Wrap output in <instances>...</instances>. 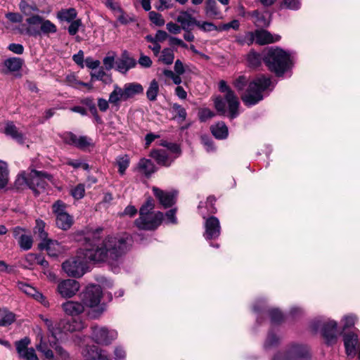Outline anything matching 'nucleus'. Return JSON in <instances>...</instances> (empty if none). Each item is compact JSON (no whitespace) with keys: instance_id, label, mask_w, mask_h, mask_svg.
Here are the masks:
<instances>
[{"instance_id":"6e6d98bb","label":"nucleus","mask_w":360,"mask_h":360,"mask_svg":"<svg viewBox=\"0 0 360 360\" xmlns=\"http://www.w3.org/2000/svg\"><path fill=\"white\" fill-rule=\"evenodd\" d=\"M65 204L61 200H57L52 206L53 212L56 215V217L60 214H68L65 212Z\"/></svg>"},{"instance_id":"aec40b11","label":"nucleus","mask_w":360,"mask_h":360,"mask_svg":"<svg viewBox=\"0 0 360 360\" xmlns=\"http://www.w3.org/2000/svg\"><path fill=\"white\" fill-rule=\"evenodd\" d=\"M254 36L255 41L260 45L274 43L278 41L281 38L280 35L273 34L265 30H256Z\"/></svg>"},{"instance_id":"7c9ffc66","label":"nucleus","mask_w":360,"mask_h":360,"mask_svg":"<svg viewBox=\"0 0 360 360\" xmlns=\"http://www.w3.org/2000/svg\"><path fill=\"white\" fill-rule=\"evenodd\" d=\"M146 220H145L144 224H154V226L150 228H140L141 229L144 230H153L155 229L162 222L163 219V214L160 212H158L156 213H152L149 214H146Z\"/></svg>"},{"instance_id":"69168bd1","label":"nucleus","mask_w":360,"mask_h":360,"mask_svg":"<svg viewBox=\"0 0 360 360\" xmlns=\"http://www.w3.org/2000/svg\"><path fill=\"white\" fill-rule=\"evenodd\" d=\"M356 317L354 315H347L342 319L344 328L352 327L355 324Z\"/></svg>"},{"instance_id":"2eb2a0df","label":"nucleus","mask_w":360,"mask_h":360,"mask_svg":"<svg viewBox=\"0 0 360 360\" xmlns=\"http://www.w3.org/2000/svg\"><path fill=\"white\" fill-rule=\"evenodd\" d=\"M17 286L18 289L23 292L25 294L33 297L34 300L39 302L44 307H49V303L46 298L32 285L25 282L19 281L17 283Z\"/></svg>"},{"instance_id":"ea45409f","label":"nucleus","mask_w":360,"mask_h":360,"mask_svg":"<svg viewBox=\"0 0 360 360\" xmlns=\"http://www.w3.org/2000/svg\"><path fill=\"white\" fill-rule=\"evenodd\" d=\"M9 180V172L6 162L0 160V189L4 188Z\"/></svg>"},{"instance_id":"79ce46f5","label":"nucleus","mask_w":360,"mask_h":360,"mask_svg":"<svg viewBox=\"0 0 360 360\" xmlns=\"http://www.w3.org/2000/svg\"><path fill=\"white\" fill-rule=\"evenodd\" d=\"M130 160L128 155H123L116 158V165L118 167L119 173L123 175L129 165Z\"/></svg>"},{"instance_id":"4d7b16f0","label":"nucleus","mask_w":360,"mask_h":360,"mask_svg":"<svg viewBox=\"0 0 360 360\" xmlns=\"http://www.w3.org/2000/svg\"><path fill=\"white\" fill-rule=\"evenodd\" d=\"M248 82V79L244 75H240L234 80L233 86L238 91H240L244 89Z\"/></svg>"},{"instance_id":"49530a36","label":"nucleus","mask_w":360,"mask_h":360,"mask_svg":"<svg viewBox=\"0 0 360 360\" xmlns=\"http://www.w3.org/2000/svg\"><path fill=\"white\" fill-rule=\"evenodd\" d=\"M91 80L102 81L104 83H108L111 81V78L105 73L103 68L91 73Z\"/></svg>"},{"instance_id":"412c9836","label":"nucleus","mask_w":360,"mask_h":360,"mask_svg":"<svg viewBox=\"0 0 360 360\" xmlns=\"http://www.w3.org/2000/svg\"><path fill=\"white\" fill-rule=\"evenodd\" d=\"M337 326L336 321L330 320L323 327V336L328 345L333 344L337 340Z\"/></svg>"},{"instance_id":"b1692460","label":"nucleus","mask_w":360,"mask_h":360,"mask_svg":"<svg viewBox=\"0 0 360 360\" xmlns=\"http://www.w3.org/2000/svg\"><path fill=\"white\" fill-rule=\"evenodd\" d=\"M343 340L347 354L353 358L356 352L357 335L353 332L345 333Z\"/></svg>"},{"instance_id":"f704fd0d","label":"nucleus","mask_w":360,"mask_h":360,"mask_svg":"<svg viewBox=\"0 0 360 360\" xmlns=\"http://www.w3.org/2000/svg\"><path fill=\"white\" fill-rule=\"evenodd\" d=\"M252 21L257 27H267L270 24V20L264 13L258 11H254L250 13Z\"/></svg>"},{"instance_id":"bf43d9fd","label":"nucleus","mask_w":360,"mask_h":360,"mask_svg":"<svg viewBox=\"0 0 360 360\" xmlns=\"http://www.w3.org/2000/svg\"><path fill=\"white\" fill-rule=\"evenodd\" d=\"M40 318L47 326L48 330L51 333V336L53 337L54 338H57L58 333L53 326L52 321L49 319L48 318L44 317L42 315L40 316Z\"/></svg>"},{"instance_id":"680f3d73","label":"nucleus","mask_w":360,"mask_h":360,"mask_svg":"<svg viewBox=\"0 0 360 360\" xmlns=\"http://www.w3.org/2000/svg\"><path fill=\"white\" fill-rule=\"evenodd\" d=\"M82 25L81 20H75L71 21V24L68 27V32L70 35H75Z\"/></svg>"},{"instance_id":"9b49d317","label":"nucleus","mask_w":360,"mask_h":360,"mask_svg":"<svg viewBox=\"0 0 360 360\" xmlns=\"http://www.w3.org/2000/svg\"><path fill=\"white\" fill-rule=\"evenodd\" d=\"M117 333L114 330L105 327H92V338L98 344L108 345L117 338Z\"/></svg>"},{"instance_id":"8fccbe9b","label":"nucleus","mask_w":360,"mask_h":360,"mask_svg":"<svg viewBox=\"0 0 360 360\" xmlns=\"http://www.w3.org/2000/svg\"><path fill=\"white\" fill-rule=\"evenodd\" d=\"M172 108L173 112L175 113V117L178 119L179 122H181L186 120L187 113L184 107L177 103H174L172 105Z\"/></svg>"},{"instance_id":"4c0bfd02","label":"nucleus","mask_w":360,"mask_h":360,"mask_svg":"<svg viewBox=\"0 0 360 360\" xmlns=\"http://www.w3.org/2000/svg\"><path fill=\"white\" fill-rule=\"evenodd\" d=\"M56 222L58 228L63 230H68L72 226L73 219L68 214H60L56 217Z\"/></svg>"},{"instance_id":"a878e982","label":"nucleus","mask_w":360,"mask_h":360,"mask_svg":"<svg viewBox=\"0 0 360 360\" xmlns=\"http://www.w3.org/2000/svg\"><path fill=\"white\" fill-rule=\"evenodd\" d=\"M4 133L6 136H11L18 143L22 144L25 143V136L19 131L16 126L12 122H7L5 124Z\"/></svg>"},{"instance_id":"423d86ee","label":"nucleus","mask_w":360,"mask_h":360,"mask_svg":"<svg viewBox=\"0 0 360 360\" xmlns=\"http://www.w3.org/2000/svg\"><path fill=\"white\" fill-rule=\"evenodd\" d=\"M28 27L25 33L29 36L37 37L41 34L49 35L57 32L56 25L51 20L39 15H32L26 19Z\"/></svg>"},{"instance_id":"1a4fd4ad","label":"nucleus","mask_w":360,"mask_h":360,"mask_svg":"<svg viewBox=\"0 0 360 360\" xmlns=\"http://www.w3.org/2000/svg\"><path fill=\"white\" fill-rule=\"evenodd\" d=\"M285 359H308L311 358L309 347L302 345H292L282 352Z\"/></svg>"},{"instance_id":"e2e57ef3","label":"nucleus","mask_w":360,"mask_h":360,"mask_svg":"<svg viewBox=\"0 0 360 360\" xmlns=\"http://www.w3.org/2000/svg\"><path fill=\"white\" fill-rule=\"evenodd\" d=\"M271 320L273 323H279L283 320V314L278 309H271L269 311Z\"/></svg>"},{"instance_id":"603ef678","label":"nucleus","mask_w":360,"mask_h":360,"mask_svg":"<svg viewBox=\"0 0 360 360\" xmlns=\"http://www.w3.org/2000/svg\"><path fill=\"white\" fill-rule=\"evenodd\" d=\"M116 56L115 52H108L107 56L103 58V63L106 70H110L113 68Z\"/></svg>"},{"instance_id":"72a5a7b5","label":"nucleus","mask_w":360,"mask_h":360,"mask_svg":"<svg viewBox=\"0 0 360 360\" xmlns=\"http://www.w3.org/2000/svg\"><path fill=\"white\" fill-rule=\"evenodd\" d=\"M19 8L21 12L25 15H31L34 12L39 11L36 4L34 1L28 0H21L19 4Z\"/></svg>"},{"instance_id":"ddd939ff","label":"nucleus","mask_w":360,"mask_h":360,"mask_svg":"<svg viewBox=\"0 0 360 360\" xmlns=\"http://www.w3.org/2000/svg\"><path fill=\"white\" fill-rule=\"evenodd\" d=\"M79 283L73 279L61 281L58 284L57 291L64 298L73 297L79 290Z\"/></svg>"},{"instance_id":"338daca9","label":"nucleus","mask_w":360,"mask_h":360,"mask_svg":"<svg viewBox=\"0 0 360 360\" xmlns=\"http://www.w3.org/2000/svg\"><path fill=\"white\" fill-rule=\"evenodd\" d=\"M86 66L91 70H95L100 66L101 62L98 60H94L91 57H87L85 60Z\"/></svg>"},{"instance_id":"58836bf2","label":"nucleus","mask_w":360,"mask_h":360,"mask_svg":"<svg viewBox=\"0 0 360 360\" xmlns=\"http://www.w3.org/2000/svg\"><path fill=\"white\" fill-rule=\"evenodd\" d=\"M23 65V60L20 58H11L4 61V65L11 72H16L20 70Z\"/></svg>"},{"instance_id":"3c124183","label":"nucleus","mask_w":360,"mask_h":360,"mask_svg":"<svg viewBox=\"0 0 360 360\" xmlns=\"http://www.w3.org/2000/svg\"><path fill=\"white\" fill-rule=\"evenodd\" d=\"M247 60L250 66L256 68L261 64L262 57L260 54L255 51H250L248 54Z\"/></svg>"},{"instance_id":"6ab92c4d","label":"nucleus","mask_w":360,"mask_h":360,"mask_svg":"<svg viewBox=\"0 0 360 360\" xmlns=\"http://www.w3.org/2000/svg\"><path fill=\"white\" fill-rule=\"evenodd\" d=\"M153 191L160 203L165 207H170L175 202L176 192H167L156 187L153 188Z\"/></svg>"},{"instance_id":"864d4df0","label":"nucleus","mask_w":360,"mask_h":360,"mask_svg":"<svg viewBox=\"0 0 360 360\" xmlns=\"http://www.w3.org/2000/svg\"><path fill=\"white\" fill-rule=\"evenodd\" d=\"M195 25L201 30L204 32H212L214 30H217V27L213 24L212 22H201L197 20L195 22Z\"/></svg>"},{"instance_id":"37998d69","label":"nucleus","mask_w":360,"mask_h":360,"mask_svg":"<svg viewBox=\"0 0 360 360\" xmlns=\"http://www.w3.org/2000/svg\"><path fill=\"white\" fill-rule=\"evenodd\" d=\"M174 59L173 50L167 48L164 49L160 56L159 60L165 65H171Z\"/></svg>"},{"instance_id":"c9c22d12","label":"nucleus","mask_w":360,"mask_h":360,"mask_svg":"<svg viewBox=\"0 0 360 360\" xmlns=\"http://www.w3.org/2000/svg\"><path fill=\"white\" fill-rule=\"evenodd\" d=\"M160 92L159 83L156 79H153L149 83L146 90V97L150 101H155Z\"/></svg>"},{"instance_id":"0eeeda50","label":"nucleus","mask_w":360,"mask_h":360,"mask_svg":"<svg viewBox=\"0 0 360 360\" xmlns=\"http://www.w3.org/2000/svg\"><path fill=\"white\" fill-rule=\"evenodd\" d=\"M36 349L42 354L44 358L47 359L54 357L63 359L68 358V352L61 346L56 343H48L40 328H37L36 330Z\"/></svg>"},{"instance_id":"393cba45","label":"nucleus","mask_w":360,"mask_h":360,"mask_svg":"<svg viewBox=\"0 0 360 360\" xmlns=\"http://www.w3.org/2000/svg\"><path fill=\"white\" fill-rule=\"evenodd\" d=\"M127 101L123 88L115 84L112 91L109 95V103L112 106L120 107L122 101Z\"/></svg>"},{"instance_id":"2f4dec72","label":"nucleus","mask_w":360,"mask_h":360,"mask_svg":"<svg viewBox=\"0 0 360 360\" xmlns=\"http://www.w3.org/2000/svg\"><path fill=\"white\" fill-rule=\"evenodd\" d=\"M210 129L213 136L218 139H226L228 136V128L224 122H218Z\"/></svg>"},{"instance_id":"bb28decb","label":"nucleus","mask_w":360,"mask_h":360,"mask_svg":"<svg viewBox=\"0 0 360 360\" xmlns=\"http://www.w3.org/2000/svg\"><path fill=\"white\" fill-rule=\"evenodd\" d=\"M123 89L127 100L143 93V86L136 82L127 83L124 85Z\"/></svg>"},{"instance_id":"052dcab7","label":"nucleus","mask_w":360,"mask_h":360,"mask_svg":"<svg viewBox=\"0 0 360 360\" xmlns=\"http://www.w3.org/2000/svg\"><path fill=\"white\" fill-rule=\"evenodd\" d=\"M283 5L287 8L297 10L300 7V1L299 0H283Z\"/></svg>"},{"instance_id":"09e8293b","label":"nucleus","mask_w":360,"mask_h":360,"mask_svg":"<svg viewBox=\"0 0 360 360\" xmlns=\"http://www.w3.org/2000/svg\"><path fill=\"white\" fill-rule=\"evenodd\" d=\"M32 243L33 240L30 235L25 234L24 236H20V238L18 240V244L20 248L23 250H28L31 249Z\"/></svg>"},{"instance_id":"a18cd8bd","label":"nucleus","mask_w":360,"mask_h":360,"mask_svg":"<svg viewBox=\"0 0 360 360\" xmlns=\"http://www.w3.org/2000/svg\"><path fill=\"white\" fill-rule=\"evenodd\" d=\"M77 16V12L75 8H69L62 10L58 13V17L62 20L67 22H71L74 20V19Z\"/></svg>"},{"instance_id":"f257e3e1","label":"nucleus","mask_w":360,"mask_h":360,"mask_svg":"<svg viewBox=\"0 0 360 360\" xmlns=\"http://www.w3.org/2000/svg\"><path fill=\"white\" fill-rule=\"evenodd\" d=\"M101 230H96L85 238L84 247L75 257L62 264L63 271L72 277H81L86 272L87 262L112 264L129 250L131 238L127 233H116L100 238Z\"/></svg>"},{"instance_id":"20e7f679","label":"nucleus","mask_w":360,"mask_h":360,"mask_svg":"<svg viewBox=\"0 0 360 360\" xmlns=\"http://www.w3.org/2000/svg\"><path fill=\"white\" fill-rule=\"evenodd\" d=\"M52 176L36 170H32L27 176L25 173L20 174L15 181V185L18 188L27 186L33 190L36 194L45 191L48 182L51 181Z\"/></svg>"},{"instance_id":"c756f323","label":"nucleus","mask_w":360,"mask_h":360,"mask_svg":"<svg viewBox=\"0 0 360 360\" xmlns=\"http://www.w3.org/2000/svg\"><path fill=\"white\" fill-rule=\"evenodd\" d=\"M150 156L155 159L159 165L163 166H169L172 162L165 150H153L150 153Z\"/></svg>"},{"instance_id":"cd10ccee","label":"nucleus","mask_w":360,"mask_h":360,"mask_svg":"<svg viewBox=\"0 0 360 360\" xmlns=\"http://www.w3.org/2000/svg\"><path fill=\"white\" fill-rule=\"evenodd\" d=\"M205 12L206 15L212 19H221L222 15L219 9L217 8L215 0H206Z\"/></svg>"},{"instance_id":"e433bc0d","label":"nucleus","mask_w":360,"mask_h":360,"mask_svg":"<svg viewBox=\"0 0 360 360\" xmlns=\"http://www.w3.org/2000/svg\"><path fill=\"white\" fill-rule=\"evenodd\" d=\"M15 320V315L7 309H0V326H8Z\"/></svg>"},{"instance_id":"4be33fe9","label":"nucleus","mask_w":360,"mask_h":360,"mask_svg":"<svg viewBox=\"0 0 360 360\" xmlns=\"http://www.w3.org/2000/svg\"><path fill=\"white\" fill-rule=\"evenodd\" d=\"M136 65V60L130 57L127 51H124L121 59L116 62V69L122 73H126L129 70L134 68Z\"/></svg>"},{"instance_id":"7ed1b4c3","label":"nucleus","mask_w":360,"mask_h":360,"mask_svg":"<svg viewBox=\"0 0 360 360\" xmlns=\"http://www.w3.org/2000/svg\"><path fill=\"white\" fill-rule=\"evenodd\" d=\"M271 84L269 77L264 75L256 77L249 83L248 89L241 96L242 101L248 106L257 104L263 99V93L270 86Z\"/></svg>"},{"instance_id":"9d476101","label":"nucleus","mask_w":360,"mask_h":360,"mask_svg":"<svg viewBox=\"0 0 360 360\" xmlns=\"http://www.w3.org/2000/svg\"><path fill=\"white\" fill-rule=\"evenodd\" d=\"M30 344L31 340L28 337H24L15 342L18 356L25 360H38L35 349L33 347H29Z\"/></svg>"},{"instance_id":"a211bd4d","label":"nucleus","mask_w":360,"mask_h":360,"mask_svg":"<svg viewBox=\"0 0 360 360\" xmlns=\"http://www.w3.org/2000/svg\"><path fill=\"white\" fill-rule=\"evenodd\" d=\"M64 313L70 316H78L84 311V304L78 301L69 300L61 304Z\"/></svg>"},{"instance_id":"39448f33","label":"nucleus","mask_w":360,"mask_h":360,"mask_svg":"<svg viewBox=\"0 0 360 360\" xmlns=\"http://www.w3.org/2000/svg\"><path fill=\"white\" fill-rule=\"evenodd\" d=\"M82 302L85 306L91 309L88 315L96 319L104 311L105 307L101 304L103 290L98 285H89L82 293Z\"/></svg>"},{"instance_id":"4468645a","label":"nucleus","mask_w":360,"mask_h":360,"mask_svg":"<svg viewBox=\"0 0 360 360\" xmlns=\"http://www.w3.org/2000/svg\"><path fill=\"white\" fill-rule=\"evenodd\" d=\"M63 139L65 143L69 145H72L82 150H84L92 146L91 139L86 136H81L78 137L72 132L65 133L63 136Z\"/></svg>"},{"instance_id":"f3484780","label":"nucleus","mask_w":360,"mask_h":360,"mask_svg":"<svg viewBox=\"0 0 360 360\" xmlns=\"http://www.w3.org/2000/svg\"><path fill=\"white\" fill-rule=\"evenodd\" d=\"M154 208V202L153 200L149 198L147 200L146 203L142 205L140 209V216L135 221V223L138 228H150L152 226H154V224H144L145 220H146V214H149L153 213L151 212Z\"/></svg>"},{"instance_id":"5fc2aeb1","label":"nucleus","mask_w":360,"mask_h":360,"mask_svg":"<svg viewBox=\"0 0 360 360\" xmlns=\"http://www.w3.org/2000/svg\"><path fill=\"white\" fill-rule=\"evenodd\" d=\"M71 195L75 199L79 200L84 197L85 193L84 185L79 184L71 189Z\"/></svg>"},{"instance_id":"dca6fc26","label":"nucleus","mask_w":360,"mask_h":360,"mask_svg":"<svg viewBox=\"0 0 360 360\" xmlns=\"http://www.w3.org/2000/svg\"><path fill=\"white\" fill-rule=\"evenodd\" d=\"M40 250H45L50 257H57L64 252V248L57 240L46 239L39 244Z\"/></svg>"},{"instance_id":"0e129e2a","label":"nucleus","mask_w":360,"mask_h":360,"mask_svg":"<svg viewBox=\"0 0 360 360\" xmlns=\"http://www.w3.org/2000/svg\"><path fill=\"white\" fill-rule=\"evenodd\" d=\"M214 105L216 110L220 112L221 114L224 115L226 112V105L225 102L221 98H216L214 100Z\"/></svg>"},{"instance_id":"774afa93","label":"nucleus","mask_w":360,"mask_h":360,"mask_svg":"<svg viewBox=\"0 0 360 360\" xmlns=\"http://www.w3.org/2000/svg\"><path fill=\"white\" fill-rule=\"evenodd\" d=\"M139 64L145 68H148L152 65V60L151 59L145 55L141 54L139 59Z\"/></svg>"},{"instance_id":"6e6552de","label":"nucleus","mask_w":360,"mask_h":360,"mask_svg":"<svg viewBox=\"0 0 360 360\" xmlns=\"http://www.w3.org/2000/svg\"><path fill=\"white\" fill-rule=\"evenodd\" d=\"M219 89L221 92L224 94V99L228 104L231 118H235L238 115L239 101L238 97L224 80L219 82Z\"/></svg>"},{"instance_id":"13d9d810","label":"nucleus","mask_w":360,"mask_h":360,"mask_svg":"<svg viewBox=\"0 0 360 360\" xmlns=\"http://www.w3.org/2000/svg\"><path fill=\"white\" fill-rule=\"evenodd\" d=\"M148 15L150 21L156 25L162 26L165 24V20L161 14L155 11H150Z\"/></svg>"},{"instance_id":"c85d7f7f","label":"nucleus","mask_w":360,"mask_h":360,"mask_svg":"<svg viewBox=\"0 0 360 360\" xmlns=\"http://www.w3.org/2000/svg\"><path fill=\"white\" fill-rule=\"evenodd\" d=\"M176 20L181 24L184 30H187L193 25H195L197 21L188 11H181Z\"/></svg>"},{"instance_id":"5701e85b","label":"nucleus","mask_w":360,"mask_h":360,"mask_svg":"<svg viewBox=\"0 0 360 360\" xmlns=\"http://www.w3.org/2000/svg\"><path fill=\"white\" fill-rule=\"evenodd\" d=\"M82 354L86 360L107 359V354L105 352L103 351L98 346L96 345L86 347L82 351Z\"/></svg>"},{"instance_id":"f03ea898","label":"nucleus","mask_w":360,"mask_h":360,"mask_svg":"<svg viewBox=\"0 0 360 360\" xmlns=\"http://www.w3.org/2000/svg\"><path fill=\"white\" fill-rule=\"evenodd\" d=\"M264 61L268 68L277 76H281L289 68L291 63L290 54L277 46L267 51Z\"/></svg>"},{"instance_id":"de8ad7c7","label":"nucleus","mask_w":360,"mask_h":360,"mask_svg":"<svg viewBox=\"0 0 360 360\" xmlns=\"http://www.w3.org/2000/svg\"><path fill=\"white\" fill-rule=\"evenodd\" d=\"M45 223L40 220H36V226L34 228V232L38 235L39 238L44 242L45 240L48 239V234L44 231Z\"/></svg>"},{"instance_id":"f8f14e48","label":"nucleus","mask_w":360,"mask_h":360,"mask_svg":"<svg viewBox=\"0 0 360 360\" xmlns=\"http://www.w3.org/2000/svg\"><path fill=\"white\" fill-rule=\"evenodd\" d=\"M204 237L206 240L217 238L221 233V226L219 220L214 216L210 217L205 221Z\"/></svg>"},{"instance_id":"a19ab883","label":"nucleus","mask_w":360,"mask_h":360,"mask_svg":"<svg viewBox=\"0 0 360 360\" xmlns=\"http://www.w3.org/2000/svg\"><path fill=\"white\" fill-rule=\"evenodd\" d=\"M280 342V338L274 333H269L266 337V339L264 343V349L266 351L271 349V348L276 347Z\"/></svg>"},{"instance_id":"c03bdc74","label":"nucleus","mask_w":360,"mask_h":360,"mask_svg":"<svg viewBox=\"0 0 360 360\" xmlns=\"http://www.w3.org/2000/svg\"><path fill=\"white\" fill-rule=\"evenodd\" d=\"M115 8V15L119 22L122 24H128L134 21V18L128 14H126L120 8V7H116Z\"/></svg>"},{"instance_id":"473e14b6","label":"nucleus","mask_w":360,"mask_h":360,"mask_svg":"<svg viewBox=\"0 0 360 360\" xmlns=\"http://www.w3.org/2000/svg\"><path fill=\"white\" fill-rule=\"evenodd\" d=\"M137 167L140 172L146 176L150 175L155 171V167L151 160L145 158L140 160Z\"/></svg>"}]
</instances>
